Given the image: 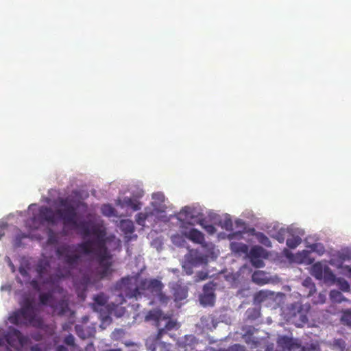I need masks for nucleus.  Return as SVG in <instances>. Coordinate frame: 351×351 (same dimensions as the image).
Listing matches in <instances>:
<instances>
[{
	"label": "nucleus",
	"instance_id": "c756f323",
	"mask_svg": "<svg viewBox=\"0 0 351 351\" xmlns=\"http://www.w3.org/2000/svg\"><path fill=\"white\" fill-rule=\"evenodd\" d=\"M256 238L258 239V241L262 243L263 245H265L266 247H271V243L269 238L263 232H258L256 234Z\"/></svg>",
	"mask_w": 351,
	"mask_h": 351
},
{
	"label": "nucleus",
	"instance_id": "412c9836",
	"mask_svg": "<svg viewBox=\"0 0 351 351\" xmlns=\"http://www.w3.org/2000/svg\"><path fill=\"white\" fill-rule=\"evenodd\" d=\"M265 253L264 249L261 246L253 247L250 252V259L256 258H261Z\"/></svg>",
	"mask_w": 351,
	"mask_h": 351
},
{
	"label": "nucleus",
	"instance_id": "ea45409f",
	"mask_svg": "<svg viewBox=\"0 0 351 351\" xmlns=\"http://www.w3.org/2000/svg\"><path fill=\"white\" fill-rule=\"evenodd\" d=\"M339 285L340 289L343 291H348L350 288L349 283L344 279L339 280Z\"/></svg>",
	"mask_w": 351,
	"mask_h": 351
},
{
	"label": "nucleus",
	"instance_id": "09e8293b",
	"mask_svg": "<svg viewBox=\"0 0 351 351\" xmlns=\"http://www.w3.org/2000/svg\"><path fill=\"white\" fill-rule=\"evenodd\" d=\"M90 283V278L88 276L84 275L82 278V284L83 285V286L86 287L88 286V285H89Z\"/></svg>",
	"mask_w": 351,
	"mask_h": 351
},
{
	"label": "nucleus",
	"instance_id": "a18cd8bd",
	"mask_svg": "<svg viewBox=\"0 0 351 351\" xmlns=\"http://www.w3.org/2000/svg\"><path fill=\"white\" fill-rule=\"evenodd\" d=\"M339 257L343 260V261H346V260H350L351 259V251H343L342 252H341L340 255H339Z\"/></svg>",
	"mask_w": 351,
	"mask_h": 351
},
{
	"label": "nucleus",
	"instance_id": "052dcab7",
	"mask_svg": "<svg viewBox=\"0 0 351 351\" xmlns=\"http://www.w3.org/2000/svg\"><path fill=\"white\" fill-rule=\"evenodd\" d=\"M247 249V245H245V244H243V245L241 246V250L242 252H245Z\"/></svg>",
	"mask_w": 351,
	"mask_h": 351
},
{
	"label": "nucleus",
	"instance_id": "4468645a",
	"mask_svg": "<svg viewBox=\"0 0 351 351\" xmlns=\"http://www.w3.org/2000/svg\"><path fill=\"white\" fill-rule=\"evenodd\" d=\"M162 337V335H158V332L156 335L150 336L145 342L147 348L150 351H156L158 346H160Z\"/></svg>",
	"mask_w": 351,
	"mask_h": 351
},
{
	"label": "nucleus",
	"instance_id": "1a4fd4ad",
	"mask_svg": "<svg viewBox=\"0 0 351 351\" xmlns=\"http://www.w3.org/2000/svg\"><path fill=\"white\" fill-rule=\"evenodd\" d=\"M213 283L208 282L203 287L204 293L200 297V302L204 305L213 306L215 302V295L213 293Z\"/></svg>",
	"mask_w": 351,
	"mask_h": 351
},
{
	"label": "nucleus",
	"instance_id": "4be33fe9",
	"mask_svg": "<svg viewBox=\"0 0 351 351\" xmlns=\"http://www.w3.org/2000/svg\"><path fill=\"white\" fill-rule=\"evenodd\" d=\"M121 227L125 233H132L134 230V224L132 221L125 220L121 221Z\"/></svg>",
	"mask_w": 351,
	"mask_h": 351
},
{
	"label": "nucleus",
	"instance_id": "5701e85b",
	"mask_svg": "<svg viewBox=\"0 0 351 351\" xmlns=\"http://www.w3.org/2000/svg\"><path fill=\"white\" fill-rule=\"evenodd\" d=\"M302 239L300 237H292L287 239V245L291 249H294L301 243Z\"/></svg>",
	"mask_w": 351,
	"mask_h": 351
},
{
	"label": "nucleus",
	"instance_id": "9d476101",
	"mask_svg": "<svg viewBox=\"0 0 351 351\" xmlns=\"http://www.w3.org/2000/svg\"><path fill=\"white\" fill-rule=\"evenodd\" d=\"M182 234L195 243L203 244L205 241L204 234L195 228L183 231Z\"/></svg>",
	"mask_w": 351,
	"mask_h": 351
},
{
	"label": "nucleus",
	"instance_id": "4d7b16f0",
	"mask_svg": "<svg viewBox=\"0 0 351 351\" xmlns=\"http://www.w3.org/2000/svg\"><path fill=\"white\" fill-rule=\"evenodd\" d=\"M276 239L280 242V243H283L284 242V240H285V238L282 236V235H277L276 236Z\"/></svg>",
	"mask_w": 351,
	"mask_h": 351
},
{
	"label": "nucleus",
	"instance_id": "49530a36",
	"mask_svg": "<svg viewBox=\"0 0 351 351\" xmlns=\"http://www.w3.org/2000/svg\"><path fill=\"white\" fill-rule=\"evenodd\" d=\"M19 271L21 274V275L24 278H29V272H28V268H25L23 266H20L19 269Z\"/></svg>",
	"mask_w": 351,
	"mask_h": 351
},
{
	"label": "nucleus",
	"instance_id": "8fccbe9b",
	"mask_svg": "<svg viewBox=\"0 0 351 351\" xmlns=\"http://www.w3.org/2000/svg\"><path fill=\"white\" fill-rule=\"evenodd\" d=\"M30 285L34 290H36V291L40 290V285H39L38 281L37 280H35V279L32 280L30 282Z\"/></svg>",
	"mask_w": 351,
	"mask_h": 351
},
{
	"label": "nucleus",
	"instance_id": "b1692460",
	"mask_svg": "<svg viewBox=\"0 0 351 351\" xmlns=\"http://www.w3.org/2000/svg\"><path fill=\"white\" fill-rule=\"evenodd\" d=\"M152 215V213H139L136 216V221L138 225L143 226L145 225L146 219L149 217V215Z\"/></svg>",
	"mask_w": 351,
	"mask_h": 351
},
{
	"label": "nucleus",
	"instance_id": "c85d7f7f",
	"mask_svg": "<svg viewBox=\"0 0 351 351\" xmlns=\"http://www.w3.org/2000/svg\"><path fill=\"white\" fill-rule=\"evenodd\" d=\"M219 225L227 231H231L233 229L232 221L230 217H226L223 220L220 221Z\"/></svg>",
	"mask_w": 351,
	"mask_h": 351
},
{
	"label": "nucleus",
	"instance_id": "aec40b11",
	"mask_svg": "<svg viewBox=\"0 0 351 351\" xmlns=\"http://www.w3.org/2000/svg\"><path fill=\"white\" fill-rule=\"evenodd\" d=\"M252 281L258 285H265L267 280L265 278V274L263 271H256L252 276Z\"/></svg>",
	"mask_w": 351,
	"mask_h": 351
},
{
	"label": "nucleus",
	"instance_id": "f257e3e1",
	"mask_svg": "<svg viewBox=\"0 0 351 351\" xmlns=\"http://www.w3.org/2000/svg\"><path fill=\"white\" fill-rule=\"evenodd\" d=\"M77 223L78 227L73 228L80 229L84 237L93 235L95 238L88 239L77 245L62 244L57 247L56 254L62 265L58 269L57 276L59 278L70 277L73 271L79 267L82 261L80 250L83 254L89 255L98 250H103L105 252V247L108 243H114L117 245L119 244V240L117 239L114 235L106 237L104 228L95 225L90 228L85 222L77 221ZM104 254H105V252Z\"/></svg>",
	"mask_w": 351,
	"mask_h": 351
},
{
	"label": "nucleus",
	"instance_id": "393cba45",
	"mask_svg": "<svg viewBox=\"0 0 351 351\" xmlns=\"http://www.w3.org/2000/svg\"><path fill=\"white\" fill-rule=\"evenodd\" d=\"M52 294L51 293H43L39 295V301L43 305H47L52 300Z\"/></svg>",
	"mask_w": 351,
	"mask_h": 351
},
{
	"label": "nucleus",
	"instance_id": "79ce46f5",
	"mask_svg": "<svg viewBox=\"0 0 351 351\" xmlns=\"http://www.w3.org/2000/svg\"><path fill=\"white\" fill-rule=\"evenodd\" d=\"M287 351H303V348L299 343L293 341V345L289 346Z\"/></svg>",
	"mask_w": 351,
	"mask_h": 351
},
{
	"label": "nucleus",
	"instance_id": "37998d69",
	"mask_svg": "<svg viewBox=\"0 0 351 351\" xmlns=\"http://www.w3.org/2000/svg\"><path fill=\"white\" fill-rule=\"evenodd\" d=\"M221 351H243V347L239 344H234L227 349H223Z\"/></svg>",
	"mask_w": 351,
	"mask_h": 351
},
{
	"label": "nucleus",
	"instance_id": "cd10ccee",
	"mask_svg": "<svg viewBox=\"0 0 351 351\" xmlns=\"http://www.w3.org/2000/svg\"><path fill=\"white\" fill-rule=\"evenodd\" d=\"M101 213L105 216L112 217L115 215V210L112 206L104 204L101 207Z\"/></svg>",
	"mask_w": 351,
	"mask_h": 351
},
{
	"label": "nucleus",
	"instance_id": "6e6d98bb",
	"mask_svg": "<svg viewBox=\"0 0 351 351\" xmlns=\"http://www.w3.org/2000/svg\"><path fill=\"white\" fill-rule=\"evenodd\" d=\"M94 348H93V343H88L86 346V348H85V350L86 351H90L92 350H93Z\"/></svg>",
	"mask_w": 351,
	"mask_h": 351
},
{
	"label": "nucleus",
	"instance_id": "f8f14e48",
	"mask_svg": "<svg viewBox=\"0 0 351 351\" xmlns=\"http://www.w3.org/2000/svg\"><path fill=\"white\" fill-rule=\"evenodd\" d=\"M75 331L77 336L82 339L93 337L95 332L94 328L79 325L75 326Z\"/></svg>",
	"mask_w": 351,
	"mask_h": 351
},
{
	"label": "nucleus",
	"instance_id": "6ab92c4d",
	"mask_svg": "<svg viewBox=\"0 0 351 351\" xmlns=\"http://www.w3.org/2000/svg\"><path fill=\"white\" fill-rule=\"evenodd\" d=\"M293 339L287 336H281L278 338L277 344L282 351H287L289 346L293 345Z\"/></svg>",
	"mask_w": 351,
	"mask_h": 351
},
{
	"label": "nucleus",
	"instance_id": "39448f33",
	"mask_svg": "<svg viewBox=\"0 0 351 351\" xmlns=\"http://www.w3.org/2000/svg\"><path fill=\"white\" fill-rule=\"evenodd\" d=\"M146 320L156 322V326L158 328V335L162 337L169 331L176 327L177 322L169 316L164 315L160 309H153L149 311L145 316Z\"/></svg>",
	"mask_w": 351,
	"mask_h": 351
},
{
	"label": "nucleus",
	"instance_id": "69168bd1",
	"mask_svg": "<svg viewBox=\"0 0 351 351\" xmlns=\"http://www.w3.org/2000/svg\"><path fill=\"white\" fill-rule=\"evenodd\" d=\"M187 209H188V208H186V207L184 208L182 210L181 213H184H184H186V212H187Z\"/></svg>",
	"mask_w": 351,
	"mask_h": 351
},
{
	"label": "nucleus",
	"instance_id": "603ef678",
	"mask_svg": "<svg viewBox=\"0 0 351 351\" xmlns=\"http://www.w3.org/2000/svg\"><path fill=\"white\" fill-rule=\"evenodd\" d=\"M131 281V278H129V277H127V278H123L121 280V283L124 285V286H126V285H128L130 284Z\"/></svg>",
	"mask_w": 351,
	"mask_h": 351
},
{
	"label": "nucleus",
	"instance_id": "e433bc0d",
	"mask_svg": "<svg viewBox=\"0 0 351 351\" xmlns=\"http://www.w3.org/2000/svg\"><path fill=\"white\" fill-rule=\"evenodd\" d=\"M208 278V274L207 271H198L195 276V282H197L199 281L205 280Z\"/></svg>",
	"mask_w": 351,
	"mask_h": 351
},
{
	"label": "nucleus",
	"instance_id": "20e7f679",
	"mask_svg": "<svg viewBox=\"0 0 351 351\" xmlns=\"http://www.w3.org/2000/svg\"><path fill=\"white\" fill-rule=\"evenodd\" d=\"M162 288L163 285L160 280L156 279H145L141 281L139 287H135L130 293H126V295L130 298H134L138 299L141 297V290H147L152 293L154 297H156L161 304H166L169 299L162 293Z\"/></svg>",
	"mask_w": 351,
	"mask_h": 351
},
{
	"label": "nucleus",
	"instance_id": "423d86ee",
	"mask_svg": "<svg viewBox=\"0 0 351 351\" xmlns=\"http://www.w3.org/2000/svg\"><path fill=\"white\" fill-rule=\"evenodd\" d=\"M105 254L103 250H98L93 252L97 258L100 268L98 269L97 273L100 279L108 277L111 274L110 267L112 265L111 262L109 261L112 258V255L108 250L107 246L105 247Z\"/></svg>",
	"mask_w": 351,
	"mask_h": 351
},
{
	"label": "nucleus",
	"instance_id": "9b49d317",
	"mask_svg": "<svg viewBox=\"0 0 351 351\" xmlns=\"http://www.w3.org/2000/svg\"><path fill=\"white\" fill-rule=\"evenodd\" d=\"M51 267L49 261L47 258L40 259L36 265V271L40 279H43Z\"/></svg>",
	"mask_w": 351,
	"mask_h": 351
},
{
	"label": "nucleus",
	"instance_id": "7c9ffc66",
	"mask_svg": "<svg viewBox=\"0 0 351 351\" xmlns=\"http://www.w3.org/2000/svg\"><path fill=\"white\" fill-rule=\"evenodd\" d=\"M58 239L56 234L51 230H48V238L47 243L49 245H54L58 243Z\"/></svg>",
	"mask_w": 351,
	"mask_h": 351
},
{
	"label": "nucleus",
	"instance_id": "3c124183",
	"mask_svg": "<svg viewBox=\"0 0 351 351\" xmlns=\"http://www.w3.org/2000/svg\"><path fill=\"white\" fill-rule=\"evenodd\" d=\"M335 346H338L342 348H344L345 346H346V343L342 339H337L335 341Z\"/></svg>",
	"mask_w": 351,
	"mask_h": 351
},
{
	"label": "nucleus",
	"instance_id": "2eb2a0df",
	"mask_svg": "<svg viewBox=\"0 0 351 351\" xmlns=\"http://www.w3.org/2000/svg\"><path fill=\"white\" fill-rule=\"evenodd\" d=\"M187 289L180 285H176L173 287V295L176 301H181L187 297Z\"/></svg>",
	"mask_w": 351,
	"mask_h": 351
},
{
	"label": "nucleus",
	"instance_id": "f03ea898",
	"mask_svg": "<svg viewBox=\"0 0 351 351\" xmlns=\"http://www.w3.org/2000/svg\"><path fill=\"white\" fill-rule=\"evenodd\" d=\"M57 204L58 208L55 211L47 206H40L38 214L27 220L26 226L36 230L45 223L54 226L57 223V216L64 227H78L77 210L86 212L88 209V205L83 202L82 193L78 190L73 191L66 197H59Z\"/></svg>",
	"mask_w": 351,
	"mask_h": 351
},
{
	"label": "nucleus",
	"instance_id": "72a5a7b5",
	"mask_svg": "<svg viewBox=\"0 0 351 351\" xmlns=\"http://www.w3.org/2000/svg\"><path fill=\"white\" fill-rule=\"evenodd\" d=\"M152 199L155 201L156 203L160 204L165 202V197L162 193L157 192L153 193Z\"/></svg>",
	"mask_w": 351,
	"mask_h": 351
},
{
	"label": "nucleus",
	"instance_id": "ddd939ff",
	"mask_svg": "<svg viewBox=\"0 0 351 351\" xmlns=\"http://www.w3.org/2000/svg\"><path fill=\"white\" fill-rule=\"evenodd\" d=\"M196 343L197 339L195 337L192 335H185L183 339L178 342L179 347L184 348L185 350L193 349Z\"/></svg>",
	"mask_w": 351,
	"mask_h": 351
},
{
	"label": "nucleus",
	"instance_id": "e2e57ef3",
	"mask_svg": "<svg viewBox=\"0 0 351 351\" xmlns=\"http://www.w3.org/2000/svg\"><path fill=\"white\" fill-rule=\"evenodd\" d=\"M4 236V232L2 230H0V239Z\"/></svg>",
	"mask_w": 351,
	"mask_h": 351
},
{
	"label": "nucleus",
	"instance_id": "c03bdc74",
	"mask_svg": "<svg viewBox=\"0 0 351 351\" xmlns=\"http://www.w3.org/2000/svg\"><path fill=\"white\" fill-rule=\"evenodd\" d=\"M193 265H191L189 264L186 261L184 264L182 265V267L184 268V271H186V274L191 275L193 274Z\"/></svg>",
	"mask_w": 351,
	"mask_h": 351
},
{
	"label": "nucleus",
	"instance_id": "6e6552de",
	"mask_svg": "<svg viewBox=\"0 0 351 351\" xmlns=\"http://www.w3.org/2000/svg\"><path fill=\"white\" fill-rule=\"evenodd\" d=\"M184 258L189 264L195 267L206 264L208 262V256L201 254L197 250H189Z\"/></svg>",
	"mask_w": 351,
	"mask_h": 351
},
{
	"label": "nucleus",
	"instance_id": "f3484780",
	"mask_svg": "<svg viewBox=\"0 0 351 351\" xmlns=\"http://www.w3.org/2000/svg\"><path fill=\"white\" fill-rule=\"evenodd\" d=\"M59 315H65L69 310V302L66 300H60L55 306H53Z\"/></svg>",
	"mask_w": 351,
	"mask_h": 351
},
{
	"label": "nucleus",
	"instance_id": "58836bf2",
	"mask_svg": "<svg viewBox=\"0 0 351 351\" xmlns=\"http://www.w3.org/2000/svg\"><path fill=\"white\" fill-rule=\"evenodd\" d=\"M29 235L27 234H25V233H19V234H18L16 236V237H15L16 245L17 247H19L21 245V243L22 239H23L25 238H29Z\"/></svg>",
	"mask_w": 351,
	"mask_h": 351
},
{
	"label": "nucleus",
	"instance_id": "774afa93",
	"mask_svg": "<svg viewBox=\"0 0 351 351\" xmlns=\"http://www.w3.org/2000/svg\"><path fill=\"white\" fill-rule=\"evenodd\" d=\"M312 288L315 290V285L314 284H312Z\"/></svg>",
	"mask_w": 351,
	"mask_h": 351
},
{
	"label": "nucleus",
	"instance_id": "7ed1b4c3",
	"mask_svg": "<svg viewBox=\"0 0 351 351\" xmlns=\"http://www.w3.org/2000/svg\"><path fill=\"white\" fill-rule=\"evenodd\" d=\"M8 321L18 326H32L45 330L50 335L54 333V328L52 326L46 325L43 319L37 315L34 302L29 298L25 299L21 307L10 313Z\"/></svg>",
	"mask_w": 351,
	"mask_h": 351
},
{
	"label": "nucleus",
	"instance_id": "2f4dec72",
	"mask_svg": "<svg viewBox=\"0 0 351 351\" xmlns=\"http://www.w3.org/2000/svg\"><path fill=\"white\" fill-rule=\"evenodd\" d=\"M326 281H335V276L328 266L324 267V277Z\"/></svg>",
	"mask_w": 351,
	"mask_h": 351
},
{
	"label": "nucleus",
	"instance_id": "a211bd4d",
	"mask_svg": "<svg viewBox=\"0 0 351 351\" xmlns=\"http://www.w3.org/2000/svg\"><path fill=\"white\" fill-rule=\"evenodd\" d=\"M122 206L130 207L136 211L141 208V203L136 199L126 197L123 199Z\"/></svg>",
	"mask_w": 351,
	"mask_h": 351
},
{
	"label": "nucleus",
	"instance_id": "338daca9",
	"mask_svg": "<svg viewBox=\"0 0 351 351\" xmlns=\"http://www.w3.org/2000/svg\"><path fill=\"white\" fill-rule=\"evenodd\" d=\"M310 280H304V285L305 286H307V285H308V283L309 282V281H310Z\"/></svg>",
	"mask_w": 351,
	"mask_h": 351
},
{
	"label": "nucleus",
	"instance_id": "473e14b6",
	"mask_svg": "<svg viewBox=\"0 0 351 351\" xmlns=\"http://www.w3.org/2000/svg\"><path fill=\"white\" fill-rule=\"evenodd\" d=\"M341 320L346 325L351 326V309H347L343 312Z\"/></svg>",
	"mask_w": 351,
	"mask_h": 351
},
{
	"label": "nucleus",
	"instance_id": "a19ab883",
	"mask_svg": "<svg viewBox=\"0 0 351 351\" xmlns=\"http://www.w3.org/2000/svg\"><path fill=\"white\" fill-rule=\"evenodd\" d=\"M64 343L69 346H75V338L72 335H69L64 339Z\"/></svg>",
	"mask_w": 351,
	"mask_h": 351
},
{
	"label": "nucleus",
	"instance_id": "680f3d73",
	"mask_svg": "<svg viewBox=\"0 0 351 351\" xmlns=\"http://www.w3.org/2000/svg\"><path fill=\"white\" fill-rule=\"evenodd\" d=\"M5 339L0 337V346H1L4 343Z\"/></svg>",
	"mask_w": 351,
	"mask_h": 351
},
{
	"label": "nucleus",
	"instance_id": "864d4df0",
	"mask_svg": "<svg viewBox=\"0 0 351 351\" xmlns=\"http://www.w3.org/2000/svg\"><path fill=\"white\" fill-rule=\"evenodd\" d=\"M31 351H43V350L40 348V347L38 345H35L32 346Z\"/></svg>",
	"mask_w": 351,
	"mask_h": 351
},
{
	"label": "nucleus",
	"instance_id": "c9c22d12",
	"mask_svg": "<svg viewBox=\"0 0 351 351\" xmlns=\"http://www.w3.org/2000/svg\"><path fill=\"white\" fill-rule=\"evenodd\" d=\"M330 298L335 302H341L343 300V295L341 292L339 291H330Z\"/></svg>",
	"mask_w": 351,
	"mask_h": 351
},
{
	"label": "nucleus",
	"instance_id": "5fc2aeb1",
	"mask_svg": "<svg viewBox=\"0 0 351 351\" xmlns=\"http://www.w3.org/2000/svg\"><path fill=\"white\" fill-rule=\"evenodd\" d=\"M56 351H68V349L65 346L60 345L56 348Z\"/></svg>",
	"mask_w": 351,
	"mask_h": 351
},
{
	"label": "nucleus",
	"instance_id": "bf43d9fd",
	"mask_svg": "<svg viewBox=\"0 0 351 351\" xmlns=\"http://www.w3.org/2000/svg\"><path fill=\"white\" fill-rule=\"evenodd\" d=\"M9 266L11 267L12 272H14L15 271L14 265L10 261H9Z\"/></svg>",
	"mask_w": 351,
	"mask_h": 351
},
{
	"label": "nucleus",
	"instance_id": "de8ad7c7",
	"mask_svg": "<svg viewBox=\"0 0 351 351\" xmlns=\"http://www.w3.org/2000/svg\"><path fill=\"white\" fill-rule=\"evenodd\" d=\"M159 346L160 347V350L162 351H169L170 344L160 341Z\"/></svg>",
	"mask_w": 351,
	"mask_h": 351
},
{
	"label": "nucleus",
	"instance_id": "4c0bfd02",
	"mask_svg": "<svg viewBox=\"0 0 351 351\" xmlns=\"http://www.w3.org/2000/svg\"><path fill=\"white\" fill-rule=\"evenodd\" d=\"M250 261L252 265L256 268H261L265 266L264 262L261 259V258H252L250 259Z\"/></svg>",
	"mask_w": 351,
	"mask_h": 351
},
{
	"label": "nucleus",
	"instance_id": "0eeeda50",
	"mask_svg": "<svg viewBox=\"0 0 351 351\" xmlns=\"http://www.w3.org/2000/svg\"><path fill=\"white\" fill-rule=\"evenodd\" d=\"M5 341L12 348H17L23 346L28 341V338L22 335L17 329L10 327L4 335Z\"/></svg>",
	"mask_w": 351,
	"mask_h": 351
},
{
	"label": "nucleus",
	"instance_id": "dca6fc26",
	"mask_svg": "<svg viewBox=\"0 0 351 351\" xmlns=\"http://www.w3.org/2000/svg\"><path fill=\"white\" fill-rule=\"evenodd\" d=\"M324 267L320 262L312 265L311 274L317 280H322L324 277Z\"/></svg>",
	"mask_w": 351,
	"mask_h": 351
},
{
	"label": "nucleus",
	"instance_id": "0e129e2a",
	"mask_svg": "<svg viewBox=\"0 0 351 351\" xmlns=\"http://www.w3.org/2000/svg\"><path fill=\"white\" fill-rule=\"evenodd\" d=\"M108 351H122L121 348H117V349H110Z\"/></svg>",
	"mask_w": 351,
	"mask_h": 351
},
{
	"label": "nucleus",
	"instance_id": "a878e982",
	"mask_svg": "<svg viewBox=\"0 0 351 351\" xmlns=\"http://www.w3.org/2000/svg\"><path fill=\"white\" fill-rule=\"evenodd\" d=\"M94 301L99 306H104L108 302V297L104 293H100L94 296Z\"/></svg>",
	"mask_w": 351,
	"mask_h": 351
},
{
	"label": "nucleus",
	"instance_id": "13d9d810",
	"mask_svg": "<svg viewBox=\"0 0 351 351\" xmlns=\"http://www.w3.org/2000/svg\"><path fill=\"white\" fill-rule=\"evenodd\" d=\"M53 280L52 279V277L50 276L49 278H47L45 280H44V283H46V284H49V283H51V282H53Z\"/></svg>",
	"mask_w": 351,
	"mask_h": 351
},
{
	"label": "nucleus",
	"instance_id": "bb28decb",
	"mask_svg": "<svg viewBox=\"0 0 351 351\" xmlns=\"http://www.w3.org/2000/svg\"><path fill=\"white\" fill-rule=\"evenodd\" d=\"M199 224L210 234H213L216 232L215 227L212 224H207L205 219H201Z\"/></svg>",
	"mask_w": 351,
	"mask_h": 351
},
{
	"label": "nucleus",
	"instance_id": "f704fd0d",
	"mask_svg": "<svg viewBox=\"0 0 351 351\" xmlns=\"http://www.w3.org/2000/svg\"><path fill=\"white\" fill-rule=\"evenodd\" d=\"M267 295L266 291H260L254 295V300L258 302H262L266 299Z\"/></svg>",
	"mask_w": 351,
	"mask_h": 351
}]
</instances>
